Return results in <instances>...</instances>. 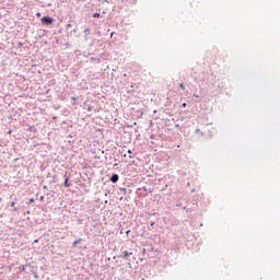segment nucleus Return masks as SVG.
<instances>
[{"instance_id":"nucleus-1","label":"nucleus","mask_w":280,"mask_h":280,"mask_svg":"<svg viewBox=\"0 0 280 280\" xmlns=\"http://www.w3.org/2000/svg\"><path fill=\"white\" fill-rule=\"evenodd\" d=\"M43 25H51L54 23V20L51 18L44 16L42 18Z\"/></svg>"},{"instance_id":"nucleus-2","label":"nucleus","mask_w":280,"mask_h":280,"mask_svg":"<svg viewBox=\"0 0 280 280\" xmlns=\"http://www.w3.org/2000/svg\"><path fill=\"white\" fill-rule=\"evenodd\" d=\"M110 180L112 183H117V180H119V175L117 174L112 175Z\"/></svg>"},{"instance_id":"nucleus-3","label":"nucleus","mask_w":280,"mask_h":280,"mask_svg":"<svg viewBox=\"0 0 280 280\" xmlns=\"http://www.w3.org/2000/svg\"><path fill=\"white\" fill-rule=\"evenodd\" d=\"M122 255H124L125 259H128V257H130V255H132V252H130V253L129 252H124Z\"/></svg>"},{"instance_id":"nucleus-4","label":"nucleus","mask_w":280,"mask_h":280,"mask_svg":"<svg viewBox=\"0 0 280 280\" xmlns=\"http://www.w3.org/2000/svg\"><path fill=\"white\" fill-rule=\"evenodd\" d=\"M81 242H82V238L75 240V241L73 242V246H78V244H80Z\"/></svg>"},{"instance_id":"nucleus-5","label":"nucleus","mask_w":280,"mask_h":280,"mask_svg":"<svg viewBox=\"0 0 280 280\" xmlns=\"http://www.w3.org/2000/svg\"><path fill=\"white\" fill-rule=\"evenodd\" d=\"M65 187H71V185L69 184V178H66V180H65Z\"/></svg>"},{"instance_id":"nucleus-6","label":"nucleus","mask_w":280,"mask_h":280,"mask_svg":"<svg viewBox=\"0 0 280 280\" xmlns=\"http://www.w3.org/2000/svg\"><path fill=\"white\" fill-rule=\"evenodd\" d=\"M93 19H100V13H94Z\"/></svg>"},{"instance_id":"nucleus-7","label":"nucleus","mask_w":280,"mask_h":280,"mask_svg":"<svg viewBox=\"0 0 280 280\" xmlns=\"http://www.w3.org/2000/svg\"><path fill=\"white\" fill-rule=\"evenodd\" d=\"M179 86H180V89H182L183 91H185V84H184V83H180Z\"/></svg>"},{"instance_id":"nucleus-8","label":"nucleus","mask_w":280,"mask_h":280,"mask_svg":"<svg viewBox=\"0 0 280 280\" xmlns=\"http://www.w3.org/2000/svg\"><path fill=\"white\" fill-rule=\"evenodd\" d=\"M71 100H72V102H75V100H78V97L72 96Z\"/></svg>"},{"instance_id":"nucleus-9","label":"nucleus","mask_w":280,"mask_h":280,"mask_svg":"<svg viewBox=\"0 0 280 280\" xmlns=\"http://www.w3.org/2000/svg\"><path fill=\"white\" fill-rule=\"evenodd\" d=\"M183 108H186L187 107V103H183Z\"/></svg>"},{"instance_id":"nucleus-10","label":"nucleus","mask_w":280,"mask_h":280,"mask_svg":"<svg viewBox=\"0 0 280 280\" xmlns=\"http://www.w3.org/2000/svg\"><path fill=\"white\" fill-rule=\"evenodd\" d=\"M16 202L12 201L11 207H15Z\"/></svg>"},{"instance_id":"nucleus-11","label":"nucleus","mask_w":280,"mask_h":280,"mask_svg":"<svg viewBox=\"0 0 280 280\" xmlns=\"http://www.w3.org/2000/svg\"><path fill=\"white\" fill-rule=\"evenodd\" d=\"M72 27V25L71 24H67V28L69 30V28H71Z\"/></svg>"},{"instance_id":"nucleus-12","label":"nucleus","mask_w":280,"mask_h":280,"mask_svg":"<svg viewBox=\"0 0 280 280\" xmlns=\"http://www.w3.org/2000/svg\"><path fill=\"white\" fill-rule=\"evenodd\" d=\"M143 191H148V188L145 186L142 187Z\"/></svg>"},{"instance_id":"nucleus-13","label":"nucleus","mask_w":280,"mask_h":280,"mask_svg":"<svg viewBox=\"0 0 280 280\" xmlns=\"http://www.w3.org/2000/svg\"><path fill=\"white\" fill-rule=\"evenodd\" d=\"M32 202H34V198H31V199H30V203H32Z\"/></svg>"},{"instance_id":"nucleus-14","label":"nucleus","mask_w":280,"mask_h":280,"mask_svg":"<svg viewBox=\"0 0 280 280\" xmlns=\"http://www.w3.org/2000/svg\"><path fill=\"white\" fill-rule=\"evenodd\" d=\"M128 154H132V151H131V150H128Z\"/></svg>"},{"instance_id":"nucleus-15","label":"nucleus","mask_w":280,"mask_h":280,"mask_svg":"<svg viewBox=\"0 0 280 280\" xmlns=\"http://www.w3.org/2000/svg\"><path fill=\"white\" fill-rule=\"evenodd\" d=\"M36 16L40 18V13H37Z\"/></svg>"},{"instance_id":"nucleus-16","label":"nucleus","mask_w":280,"mask_h":280,"mask_svg":"<svg viewBox=\"0 0 280 280\" xmlns=\"http://www.w3.org/2000/svg\"><path fill=\"white\" fill-rule=\"evenodd\" d=\"M151 226H154V222L151 223Z\"/></svg>"},{"instance_id":"nucleus-17","label":"nucleus","mask_w":280,"mask_h":280,"mask_svg":"<svg viewBox=\"0 0 280 280\" xmlns=\"http://www.w3.org/2000/svg\"><path fill=\"white\" fill-rule=\"evenodd\" d=\"M43 198H45V197L42 196V197H40V200H43Z\"/></svg>"}]
</instances>
